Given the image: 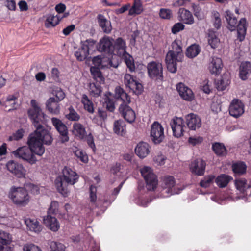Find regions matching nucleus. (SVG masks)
<instances>
[{"label":"nucleus","instance_id":"obj_1","mask_svg":"<svg viewBox=\"0 0 251 251\" xmlns=\"http://www.w3.org/2000/svg\"><path fill=\"white\" fill-rule=\"evenodd\" d=\"M28 146L19 147L12 152V154L17 158L26 161L30 164L36 163L37 159L34 154L41 156L45 152L43 144L45 142L43 136L37 135L36 133H31L27 140Z\"/></svg>","mask_w":251,"mask_h":251},{"label":"nucleus","instance_id":"obj_2","mask_svg":"<svg viewBox=\"0 0 251 251\" xmlns=\"http://www.w3.org/2000/svg\"><path fill=\"white\" fill-rule=\"evenodd\" d=\"M30 103L31 108L28 110V114L36 128V130L33 133L43 136L45 144L50 145L52 143L53 138L50 132L42 125L45 114L42 112L39 103L36 100H32Z\"/></svg>","mask_w":251,"mask_h":251},{"label":"nucleus","instance_id":"obj_3","mask_svg":"<svg viewBox=\"0 0 251 251\" xmlns=\"http://www.w3.org/2000/svg\"><path fill=\"white\" fill-rule=\"evenodd\" d=\"M79 179L78 175L72 168L65 166L62 171V175L55 180V186L58 191L64 197L68 196L69 191L67 188L69 185L76 183Z\"/></svg>","mask_w":251,"mask_h":251},{"label":"nucleus","instance_id":"obj_4","mask_svg":"<svg viewBox=\"0 0 251 251\" xmlns=\"http://www.w3.org/2000/svg\"><path fill=\"white\" fill-rule=\"evenodd\" d=\"M179 40H175L171 45L170 50L166 54L165 62L167 69L169 72L175 73L177 70V62H181L183 57L182 50Z\"/></svg>","mask_w":251,"mask_h":251},{"label":"nucleus","instance_id":"obj_5","mask_svg":"<svg viewBox=\"0 0 251 251\" xmlns=\"http://www.w3.org/2000/svg\"><path fill=\"white\" fill-rule=\"evenodd\" d=\"M226 18L227 23V28L231 31L237 29V39L239 41H243L246 34L247 25L246 18H241L239 22L233 13L229 11L226 12Z\"/></svg>","mask_w":251,"mask_h":251},{"label":"nucleus","instance_id":"obj_6","mask_svg":"<svg viewBox=\"0 0 251 251\" xmlns=\"http://www.w3.org/2000/svg\"><path fill=\"white\" fill-rule=\"evenodd\" d=\"M9 197L15 203L22 205H26L29 199L27 191L22 187L12 188Z\"/></svg>","mask_w":251,"mask_h":251},{"label":"nucleus","instance_id":"obj_7","mask_svg":"<svg viewBox=\"0 0 251 251\" xmlns=\"http://www.w3.org/2000/svg\"><path fill=\"white\" fill-rule=\"evenodd\" d=\"M140 172L146 182L147 189L153 190L157 185L158 181L151 168L144 166L141 169Z\"/></svg>","mask_w":251,"mask_h":251},{"label":"nucleus","instance_id":"obj_8","mask_svg":"<svg viewBox=\"0 0 251 251\" xmlns=\"http://www.w3.org/2000/svg\"><path fill=\"white\" fill-rule=\"evenodd\" d=\"M124 83L127 87H128L134 93L139 95L143 91L142 84L137 80V78L126 73L124 76Z\"/></svg>","mask_w":251,"mask_h":251},{"label":"nucleus","instance_id":"obj_9","mask_svg":"<svg viewBox=\"0 0 251 251\" xmlns=\"http://www.w3.org/2000/svg\"><path fill=\"white\" fill-rule=\"evenodd\" d=\"M175 180L172 176H166L163 179L162 190L161 196L163 197H167L172 195L176 194L177 192L173 189L175 185Z\"/></svg>","mask_w":251,"mask_h":251},{"label":"nucleus","instance_id":"obj_10","mask_svg":"<svg viewBox=\"0 0 251 251\" xmlns=\"http://www.w3.org/2000/svg\"><path fill=\"white\" fill-rule=\"evenodd\" d=\"M149 76L151 78L161 80L163 78V68L162 64L159 62L152 61L147 66Z\"/></svg>","mask_w":251,"mask_h":251},{"label":"nucleus","instance_id":"obj_11","mask_svg":"<svg viewBox=\"0 0 251 251\" xmlns=\"http://www.w3.org/2000/svg\"><path fill=\"white\" fill-rule=\"evenodd\" d=\"M51 122L60 135V140L62 143L69 141L68 129L66 126L59 119L52 118Z\"/></svg>","mask_w":251,"mask_h":251},{"label":"nucleus","instance_id":"obj_12","mask_svg":"<svg viewBox=\"0 0 251 251\" xmlns=\"http://www.w3.org/2000/svg\"><path fill=\"white\" fill-rule=\"evenodd\" d=\"M170 126L173 131V135L177 137L183 135L185 126L184 120L181 117H174L170 121Z\"/></svg>","mask_w":251,"mask_h":251},{"label":"nucleus","instance_id":"obj_13","mask_svg":"<svg viewBox=\"0 0 251 251\" xmlns=\"http://www.w3.org/2000/svg\"><path fill=\"white\" fill-rule=\"evenodd\" d=\"M151 137L155 144L160 143L163 140L164 137V129L158 122H154L152 125Z\"/></svg>","mask_w":251,"mask_h":251},{"label":"nucleus","instance_id":"obj_14","mask_svg":"<svg viewBox=\"0 0 251 251\" xmlns=\"http://www.w3.org/2000/svg\"><path fill=\"white\" fill-rule=\"evenodd\" d=\"M244 111L243 103L238 99L233 100L229 107L230 115L235 118H238L241 116Z\"/></svg>","mask_w":251,"mask_h":251},{"label":"nucleus","instance_id":"obj_15","mask_svg":"<svg viewBox=\"0 0 251 251\" xmlns=\"http://www.w3.org/2000/svg\"><path fill=\"white\" fill-rule=\"evenodd\" d=\"M6 167L9 171L19 178L24 177L25 176L26 170L21 164L10 161L7 163Z\"/></svg>","mask_w":251,"mask_h":251},{"label":"nucleus","instance_id":"obj_16","mask_svg":"<svg viewBox=\"0 0 251 251\" xmlns=\"http://www.w3.org/2000/svg\"><path fill=\"white\" fill-rule=\"evenodd\" d=\"M119 111L124 118L128 123L133 122L136 118L134 111L127 103H121Z\"/></svg>","mask_w":251,"mask_h":251},{"label":"nucleus","instance_id":"obj_17","mask_svg":"<svg viewBox=\"0 0 251 251\" xmlns=\"http://www.w3.org/2000/svg\"><path fill=\"white\" fill-rule=\"evenodd\" d=\"M113 39L108 36H104L99 42L98 50L108 54H113Z\"/></svg>","mask_w":251,"mask_h":251},{"label":"nucleus","instance_id":"obj_18","mask_svg":"<svg viewBox=\"0 0 251 251\" xmlns=\"http://www.w3.org/2000/svg\"><path fill=\"white\" fill-rule=\"evenodd\" d=\"M113 48L114 55L121 57L127 53L126 41L121 37L115 40L114 44L113 43Z\"/></svg>","mask_w":251,"mask_h":251},{"label":"nucleus","instance_id":"obj_19","mask_svg":"<svg viewBox=\"0 0 251 251\" xmlns=\"http://www.w3.org/2000/svg\"><path fill=\"white\" fill-rule=\"evenodd\" d=\"M176 89L180 96L187 101H192L194 98V95L192 90L182 83L176 85Z\"/></svg>","mask_w":251,"mask_h":251},{"label":"nucleus","instance_id":"obj_20","mask_svg":"<svg viewBox=\"0 0 251 251\" xmlns=\"http://www.w3.org/2000/svg\"><path fill=\"white\" fill-rule=\"evenodd\" d=\"M206 167L205 162L201 159H197L190 164L191 171L198 176H202L204 174Z\"/></svg>","mask_w":251,"mask_h":251},{"label":"nucleus","instance_id":"obj_21","mask_svg":"<svg viewBox=\"0 0 251 251\" xmlns=\"http://www.w3.org/2000/svg\"><path fill=\"white\" fill-rule=\"evenodd\" d=\"M178 19L180 21L187 25H192L194 23V17L188 10L180 8L178 11Z\"/></svg>","mask_w":251,"mask_h":251},{"label":"nucleus","instance_id":"obj_22","mask_svg":"<svg viewBox=\"0 0 251 251\" xmlns=\"http://www.w3.org/2000/svg\"><path fill=\"white\" fill-rule=\"evenodd\" d=\"M235 184L237 189L243 194L242 197L251 196V186L245 179L236 180Z\"/></svg>","mask_w":251,"mask_h":251},{"label":"nucleus","instance_id":"obj_23","mask_svg":"<svg viewBox=\"0 0 251 251\" xmlns=\"http://www.w3.org/2000/svg\"><path fill=\"white\" fill-rule=\"evenodd\" d=\"M186 119L187 126L191 130H195L201 126V119L196 114H189L187 115Z\"/></svg>","mask_w":251,"mask_h":251},{"label":"nucleus","instance_id":"obj_24","mask_svg":"<svg viewBox=\"0 0 251 251\" xmlns=\"http://www.w3.org/2000/svg\"><path fill=\"white\" fill-rule=\"evenodd\" d=\"M222 59L219 57H212L209 65V70L212 74L217 75L223 68Z\"/></svg>","mask_w":251,"mask_h":251},{"label":"nucleus","instance_id":"obj_25","mask_svg":"<svg viewBox=\"0 0 251 251\" xmlns=\"http://www.w3.org/2000/svg\"><path fill=\"white\" fill-rule=\"evenodd\" d=\"M46 107L48 111L54 115L59 114L60 107L59 101L55 98H50L46 102Z\"/></svg>","mask_w":251,"mask_h":251},{"label":"nucleus","instance_id":"obj_26","mask_svg":"<svg viewBox=\"0 0 251 251\" xmlns=\"http://www.w3.org/2000/svg\"><path fill=\"white\" fill-rule=\"evenodd\" d=\"M44 224L51 231L56 232L60 227V225L55 217L47 215L43 219Z\"/></svg>","mask_w":251,"mask_h":251},{"label":"nucleus","instance_id":"obj_27","mask_svg":"<svg viewBox=\"0 0 251 251\" xmlns=\"http://www.w3.org/2000/svg\"><path fill=\"white\" fill-rule=\"evenodd\" d=\"M135 153L141 158L146 157L150 152L149 145L144 142H140L135 149Z\"/></svg>","mask_w":251,"mask_h":251},{"label":"nucleus","instance_id":"obj_28","mask_svg":"<svg viewBox=\"0 0 251 251\" xmlns=\"http://www.w3.org/2000/svg\"><path fill=\"white\" fill-rule=\"evenodd\" d=\"M93 63L95 65V67L98 68H102L104 66L107 67H113L116 68L118 66V64L113 65L112 61L109 58H102L100 56H97L93 58Z\"/></svg>","mask_w":251,"mask_h":251},{"label":"nucleus","instance_id":"obj_29","mask_svg":"<svg viewBox=\"0 0 251 251\" xmlns=\"http://www.w3.org/2000/svg\"><path fill=\"white\" fill-rule=\"evenodd\" d=\"M73 134L80 139H84L86 134V131L84 126L79 123L75 122L73 124L72 127Z\"/></svg>","mask_w":251,"mask_h":251},{"label":"nucleus","instance_id":"obj_30","mask_svg":"<svg viewBox=\"0 0 251 251\" xmlns=\"http://www.w3.org/2000/svg\"><path fill=\"white\" fill-rule=\"evenodd\" d=\"M25 223L27 228L32 232L38 233L42 230V226L36 219H27Z\"/></svg>","mask_w":251,"mask_h":251},{"label":"nucleus","instance_id":"obj_31","mask_svg":"<svg viewBox=\"0 0 251 251\" xmlns=\"http://www.w3.org/2000/svg\"><path fill=\"white\" fill-rule=\"evenodd\" d=\"M207 40L209 45L213 49L217 48L220 44V40L218 38L216 32L212 29L208 31Z\"/></svg>","mask_w":251,"mask_h":251},{"label":"nucleus","instance_id":"obj_32","mask_svg":"<svg viewBox=\"0 0 251 251\" xmlns=\"http://www.w3.org/2000/svg\"><path fill=\"white\" fill-rule=\"evenodd\" d=\"M251 72V64L249 62H242L240 67V77L245 80L247 79L249 74Z\"/></svg>","mask_w":251,"mask_h":251},{"label":"nucleus","instance_id":"obj_33","mask_svg":"<svg viewBox=\"0 0 251 251\" xmlns=\"http://www.w3.org/2000/svg\"><path fill=\"white\" fill-rule=\"evenodd\" d=\"M98 21L100 26L104 33L108 34L111 31L112 26L111 22L107 20L103 16L101 15H99Z\"/></svg>","mask_w":251,"mask_h":251},{"label":"nucleus","instance_id":"obj_34","mask_svg":"<svg viewBox=\"0 0 251 251\" xmlns=\"http://www.w3.org/2000/svg\"><path fill=\"white\" fill-rule=\"evenodd\" d=\"M113 130L118 135L121 136L125 135L126 127L125 122L122 120L115 121L113 125Z\"/></svg>","mask_w":251,"mask_h":251},{"label":"nucleus","instance_id":"obj_35","mask_svg":"<svg viewBox=\"0 0 251 251\" xmlns=\"http://www.w3.org/2000/svg\"><path fill=\"white\" fill-rule=\"evenodd\" d=\"M62 18V17L58 15L56 16L52 14L48 15L45 23V25L47 28L53 27L59 23Z\"/></svg>","mask_w":251,"mask_h":251},{"label":"nucleus","instance_id":"obj_36","mask_svg":"<svg viewBox=\"0 0 251 251\" xmlns=\"http://www.w3.org/2000/svg\"><path fill=\"white\" fill-rule=\"evenodd\" d=\"M115 97L117 99H120L122 103L128 104L130 102V98L127 93L121 87H117L115 89Z\"/></svg>","mask_w":251,"mask_h":251},{"label":"nucleus","instance_id":"obj_37","mask_svg":"<svg viewBox=\"0 0 251 251\" xmlns=\"http://www.w3.org/2000/svg\"><path fill=\"white\" fill-rule=\"evenodd\" d=\"M212 149L217 156H224L227 154L226 149L223 143L218 142L213 143Z\"/></svg>","mask_w":251,"mask_h":251},{"label":"nucleus","instance_id":"obj_38","mask_svg":"<svg viewBox=\"0 0 251 251\" xmlns=\"http://www.w3.org/2000/svg\"><path fill=\"white\" fill-rule=\"evenodd\" d=\"M81 102L83 105L84 109L90 114H93L94 112V104L93 102L88 98V96L83 94L81 98Z\"/></svg>","mask_w":251,"mask_h":251},{"label":"nucleus","instance_id":"obj_39","mask_svg":"<svg viewBox=\"0 0 251 251\" xmlns=\"http://www.w3.org/2000/svg\"><path fill=\"white\" fill-rule=\"evenodd\" d=\"M232 179V177L228 175L222 174L219 176L216 179V183L217 185L221 187H225Z\"/></svg>","mask_w":251,"mask_h":251},{"label":"nucleus","instance_id":"obj_40","mask_svg":"<svg viewBox=\"0 0 251 251\" xmlns=\"http://www.w3.org/2000/svg\"><path fill=\"white\" fill-rule=\"evenodd\" d=\"M90 71L93 78L97 82H99V83L104 82V78L99 68L96 67H91L90 68Z\"/></svg>","mask_w":251,"mask_h":251},{"label":"nucleus","instance_id":"obj_41","mask_svg":"<svg viewBox=\"0 0 251 251\" xmlns=\"http://www.w3.org/2000/svg\"><path fill=\"white\" fill-rule=\"evenodd\" d=\"M143 11L142 3L140 0H134V4L129 10V15L140 14Z\"/></svg>","mask_w":251,"mask_h":251},{"label":"nucleus","instance_id":"obj_42","mask_svg":"<svg viewBox=\"0 0 251 251\" xmlns=\"http://www.w3.org/2000/svg\"><path fill=\"white\" fill-rule=\"evenodd\" d=\"M233 172L236 175H242L246 172V165L243 162L234 163L232 166Z\"/></svg>","mask_w":251,"mask_h":251},{"label":"nucleus","instance_id":"obj_43","mask_svg":"<svg viewBox=\"0 0 251 251\" xmlns=\"http://www.w3.org/2000/svg\"><path fill=\"white\" fill-rule=\"evenodd\" d=\"M66 118L71 121H78L80 119V115L74 109L72 106L68 108V113L66 115Z\"/></svg>","mask_w":251,"mask_h":251},{"label":"nucleus","instance_id":"obj_44","mask_svg":"<svg viewBox=\"0 0 251 251\" xmlns=\"http://www.w3.org/2000/svg\"><path fill=\"white\" fill-rule=\"evenodd\" d=\"M200 52V47L198 45L194 44L188 48L186 55L187 57L192 58L197 56Z\"/></svg>","mask_w":251,"mask_h":251},{"label":"nucleus","instance_id":"obj_45","mask_svg":"<svg viewBox=\"0 0 251 251\" xmlns=\"http://www.w3.org/2000/svg\"><path fill=\"white\" fill-rule=\"evenodd\" d=\"M89 91L91 95L93 97H98L100 96L102 92V88L98 83H90L89 86Z\"/></svg>","mask_w":251,"mask_h":251},{"label":"nucleus","instance_id":"obj_46","mask_svg":"<svg viewBox=\"0 0 251 251\" xmlns=\"http://www.w3.org/2000/svg\"><path fill=\"white\" fill-rule=\"evenodd\" d=\"M89 53L87 49H85L82 45L81 48L75 52V56L80 61L84 60L88 56Z\"/></svg>","mask_w":251,"mask_h":251},{"label":"nucleus","instance_id":"obj_47","mask_svg":"<svg viewBox=\"0 0 251 251\" xmlns=\"http://www.w3.org/2000/svg\"><path fill=\"white\" fill-rule=\"evenodd\" d=\"M121 57L123 58L127 68L130 72H133L135 70V65L133 57L126 53Z\"/></svg>","mask_w":251,"mask_h":251},{"label":"nucleus","instance_id":"obj_48","mask_svg":"<svg viewBox=\"0 0 251 251\" xmlns=\"http://www.w3.org/2000/svg\"><path fill=\"white\" fill-rule=\"evenodd\" d=\"M229 84V80L228 77L224 75L220 79L218 80L216 82L217 88L218 90H224L227 86Z\"/></svg>","mask_w":251,"mask_h":251},{"label":"nucleus","instance_id":"obj_49","mask_svg":"<svg viewBox=\"0 0 251 251\" xmlns=\"http://www.w3.org/2000/svg\"><path fill=\"white\" fill-rule=\"evenodd\" d=\"M75 156L82 162L86 163L88 161V157L86 153L81 149H77L74 151Z\"/></svg>","mask_w":251,"mask_h":251},{"label":"nucleus","instance_id":"obj_50","mask_svg":"<svg viewBox=\"0 0 251 251\" xmlns=\"http://www.w3.org/2000/svg\"><path fill=\"white\" fill-rule=\"evenodd\" d=\"M214 178L215 177L213 175L205 176L200 182L201 186L204 188L209 187L213 183Z\"/></svg>","mask_w":251,"mask_h":251},{"label":"nucleus","instance_id":"obj_51","mask_svg":"<svg viewBox=\"0 0 251 251\" xmlns=\"http://www.w3.org/2000/svg\"><path fill=\"white\" fill-rule=\"evenodd\" d=\"M193 12L195 16L198 20H202L204 18V14L200 6L193 4Z\"/></svg>","mask_w":251,"mask_h":251},{"label":"nucleus","instance_id":"obj_52","mask_svg":"<svg viewBox=\"0 0 251 251\" xmlns=\"http://www.w3.org/2000/svg\"><path fill=\"white\" fill-rule=\"evenodd\" d=\"M51 251H63L65 246L61 243L55 241H50L49 243Z\"/></svg>","mask_w":251,"mask_h":251},{"label":"nucleus","instance_id":"obj_53","mask_svg":"<svg viewBox=\"0 0 251 251\" xmlns=\"http://www.w3.org/2000/svg\"><path fill=\"white\" fill-rule=\"evenodd\" d=\"M10 241V235L8 233L0 230V243L2 245H7Z\"/></svg>","mask_w":251,"mask_h":251},{"label":"nucleus","instance_id":"obj_54","mask_svg":"<svg viewBox=\"0 0 251 251\" xmlns=\"http://www.w3.org/2000/svg\"><path fill=\"white\" fill-rule=\"evenodd\" d=\"M96 41L92 39H87L83 42H81V45L85 49H87L88 52L89 53V51L94 49V45Z\"/></svg>","mask_w":251,"mask_h":251},{"label":"nucleus","instance_id":"obj_55","mask_svg":"<svg viewBox=\"0 0 251 251\" xmlns=\"http://www.w3.org/2000/svg\"><path fill=\"white\" fill-rule=\"evenodd\" d=\"M124 182H125V181L122 182L117 188H115L113 190V192L111 195V196L110 197V199L109 200L104 199V202H109L111 203L112 201H113L115 200L116 196L118 194L121 188L122 187Z\"/></svg>","mask_w":251,"mask_h":251},{"label":"nucleus","instance_id":"obj_56","mask_svg":"<svg viewBox=\"0 0 251 251\" xmlns=\"http://www.w3.org/2000/svg\"><path fill=\"white\" fill-rule=\"evenodd\" d=\"M89 198L92 203H95L97 201V188L92 185L89 187Z\"/></svg>","mask_w":251,"mask_h":251},{"label":"nucleus","instance_id":"obj_57","mask_svg":"<svg viewBox=\"0 0 251 251\" xmlns=\"http://www.w3.org/2000/svg\"><path fill=\"white\" fill-rule=\"evenodd\" d=\"M213 25L215 28L219 29L221 26V20L220 17V14L217 11L213 12Z\"/></svg>","mask_w":251,"mask_h":251},{"label":"nucleus","instance_id":"obj_58","mask_svg":"<svg viewBox=\"0 0 251 251\" xmlns=\"http://www.w3.org/2000/svg\"><path fill=\"white\" fill-rule=\"evenodd\" d=\"M24 133V130L23 129H20L17 130L11 136H9L8 140L10 141L13 140L18 141L23 138Z\"/></svg>","mask_w":251,"mask_h":251},{"label":"nucleus","instance_id":"obj_59","mask_svg":"<svg viewBox=\"0 0 251 251\" xmlns=\"http://www.w3.org/2000/svg\"><path fill=\"white\" fill-rule=\"evenodd\" d=\"M84 139L87 142L89 147L92 149L94 152H95L96 150V146L94 143V137L92 133H89L87 135H86Z\"/></svg>","mask_w":251,"mask_h":251},{"label":"nucleus","instance_id":"obj_60","mask_svg":"<svg viewBox=\"0 0 251 251\" xmlns=\"http://www.w3.org/2000/svg\"><path fill=\"white\" fill-rule=\"evenodd\" d=\"M59 203L56 201H52L48 209V215L56 214L58 212Z\"/></svg>","mask_w":251,"mask_h":251},{"label":"nucleus","instance_id":"obj_61","mask_svg":"<svg viewBox=\"0 0 251 251\" xmlns=\"http://www.w3.org/2000/svg\"><path fill=\"white\" fill-rule=\"evenodd\" d=\"M24 251H42L40 248L31 243H27L23 247Z\"/></svg>","mask_w":251,"mask_h":251},{"label":"nucleus","instance_id":"obj_62","mask_svg":"<svg viewBox=\"0 0 251 251\" xmlns=\"http://www.w3.org/2000/svg\"><path fill=\"white\" fill-rule=\"evenodd\" d=\"M151 201V200H149L148 198L141 197L136 199L135 201V202L140 206L146 207L148 205V204Z\"/></svg>","mask_w":251,"mask_h":251},{"label":"nucleus","instance_id":"obj_63","mask_svg":"<svg viewBox=\"0 0 251 251\" xmlns=\"http://www.w3.org/2000/svg\"><path fill=\"white\" fill-rule=\"evenodd\" d=\"M159 15L162 19H170L172 14L171 10L168 9H161L159 12Z\"/></svg>","mask_w":251,"mask_h":251},{"label":"nucleus","instance_id":"obj_64","mask_svg":"<svg viewBox=\"0 0 251 251\" xmlns=\"http://www.w3.org/2000/svg\"><path fill=\"white\" fill-rule=\"evenodd\" d=\"M105 105L107 110L110 112H113L115 110V107L113 100L108 97L105 99Z\"/></svg>","mask_w":251,"mask_h":251}]
</instances>
